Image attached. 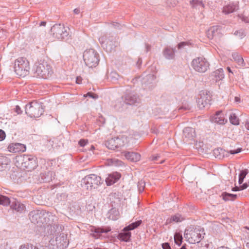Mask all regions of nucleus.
<instances>
[{"label": "nucleus", "mask_w": 249, "mask_h": 249, "mask_svg": "<svg viewBox=\"0 0 249 249\" xmlns=\"http://www.w3.org/2000/svg\"><path fill=\"white\" fill-rule=\"evenodd\" d=\"M33 71L34 76L43 79L49 78L53 73L52 67L45 61L35 63Z\"/></svg>", "instance_id": "obj_1"}, {"label": "nucleus", "mask_w": 249, "mask_h": 249, "mask_svg": "<svg viewBox=\"0 0 249 249\" xmlns=\"http://www.w3.org/2000/svg\"><path fill=\"white\" fill-rule=\"evenodd\" d=\"M205 234L204 229L197 226L195 228L186 229L184 236L190 244H196L199 243L204 238Z\"/></svg>", "instance_id": "obj_2"}, {"label": "nucleus", "mask_w": 249, "mask_h": 249, "mask_svg": "<svg viewBox=\"0 0 249 249\" xmlns=\"http://www.w3.org/2000/svg\"><path fill=\"white\" fill-rule=\"evenodd\" d=\"M29 216L32 223L41 225V224L50 220V218L47 216L53 217L54 216L51 212L44 210L36 209L29 213Z\"/></svg>", "instance_id": "obj_3"}, {"label": "nucleus", "mask_w": 249, "mask_h": 249, "mask_svg": "<svg viewBox=\"0 0 249 249\" xmlns=\"http://www.w3.org/2000/svg\"><path fill=\"white\" fill-rule=\"evenodd\" d=\"M25 113L31 118L39 117L44 112L42 103L34 100L27 104L25 107Z\"/></svg>", "instance_id": "obj_4"}, {"label": "nucleus", "mask_w": 249, "mask_h": 249, "mask_svg": "<svg viewBox=\"0 0 249 249\" xmlns=\"http://www.w3.org/2000/svg\"><path fill=\"white\" fill-rule=\"evenodd\" d=\"M30 70L29 62L24 57H19L15 62L14 71L19 77H25L28 74Z\"/></svg>", "instance_id": "obj_5"}, {"label": "nucleus", "mask_w": 249, "mask_h": 249, "mask_svg": "<svg viewBox=\"0 0 249 249\" xmlns=\"http://www.w3.org/2000/svg\"><path fill=\"white\" fill-rule=\"evenodd\" d=\"M83 59L86 65L88 67H96L100 61L99 54L94 49L87 50L84 52Z\"/></svg>", "instance_id": "obj_6"}, {"label": "nucleus", "mask_w": 249, "mask_h": 249, "mask_svg": "<svg viewBox=\"0 0 249 249\" xmlns=\"http://www.w3.org/2000/svg\"><path fill=\"white\" fill-rule=\"evenodd\" d=\"M70 28L63 24H55L51 29L53 37L57 39H67L70 34Z\"/></svg>", "instance_id": "obj_7"}, {"label": "nucleus", "mask_w": 249, "mask_h": 249, "mask_svg": "<svg viewBox=\"0 0 249 249\" xmlns=\"http://www.w3.org/2000/svg\"><path fill=\"white\" fill-rule=\"evenodd\" d=\"M101 183L100 177L95 174H90L86 176L81 181L82 187L87 190L96 188Z\"/></svg>", "instance_id": "obj_8"}, {"label": "nucleus", "mask_w": 249, "mask_h": 249, "mask_svg": "<svg viewBox=\"0 0 249 249\" xmlns=\"http://www.w3.org/2000/svg\"><path fill=\"white\" fill-rule=\"evenodd\" d=\"M191 66L196 71L204 73L209 68L210 64L205 58L199 56L193 59Z\"/></svg>", "instance_id": "obj_9"}, {"label": "nucleus", "mask_w": 249, "mask_h": 249, "mask_svg": "<svg viewBox=\"0 0 249 249\" xmlns=\"http://www.w3.org/2000/svg\"><path fill=\"white\" fill-rule=\"evenodd\" d=\"M199 95L200 97L196 101L198 107L201 109L209 108L212 100L211 93L207 90H203L200 92Z\"/></svg>", "instance_id": "obj_10"}, {"label": "nucleus", "mask_w": 249, "mask_h": 249, "mask_svg": "<svg viewBox=\"0 0 249 249\" xmlns=\"http://www.w3.org/2000/svg\"><path fill=\"white\" fill-rule=\"evenodd\" d=\"M89 235L95 239H101L103 237L102 235L104 233H107L111 231L110 227H95L89 226L88 228Z\"/></svg>", "instance_id": "obj_11"}, {"label": "nucleus", "mask_w": 249, "mask_h": 249, "mask_svg": "<svg viewBox=\"0 0 249 249\" xmlns=\"http://www.w3.org/2000/svg\"><path fill=\"white\" fill-rule=\"evenodd\" d=\"M20 159L21 166L24 169L31 171L37 166L36 158L31 155H23Z\"/></svg>", "instance_id": "obj_12"}, {"label": "nucleus", "mask_w": 249, "mask_h": 249, "mask_svg": "<svg viewBox=\"0 0 249 249\" xmlns=\"http://www.w3.org/2000/svg\"><path fill=\"white\" fill-rule=\"evenodd\" d=\"M50 242L52 245L55 246L56 249H65L69 243L67 235L64 233H60L55 240H51Z\"/></svg>", "instance_id": "obj_13"}, {"label": "nucleus", "mask_w": 249, "mask_h": 249, "mask_svg": "<svg viewBox=\"0 0 249 249\" xmlns=\"http://www.w3.org/2000/svg\"><path fill=\"white\" fill-rule=\"evenodd\" d=\"M241 151L242 148H238L235 150H231L229 152L219 148L213 150V155L216 158L221 159L225 157H228L229 154H235L240 153Z\"/></svg>", "instance_id": "obj_14"}, {"label": "nucleus", "mask_w": 249, "mask_h": 249, "mask_svg": "<svg viewBox=\"0 0 249 249\" xmlns=\"http://www.w3.org/2000/svg\"><path fill=\"white\" fill-rule=\"evenodd\" d=\"M124 102L126 104L129 105H137L141 101L139 96L133 92L126 94L124 97Z\"/></svg>", "instance_id": "obj_15"}, {"label": "nucleus", "mask_w": 249, "mask_h": 249, "mask_svg": "<svg viewBox=\"0 0 249 249\" xmlns=\"http://www.w3.org/2000/svg\"><path fill=\"white\" fill-rule=\"evenodd\" d=\"M210 120L212 123L219 125H224L227 122V120L225 118L224 115L222 111H217L211 116Z\"/></svg>", "instance_id": "obj_16"}, {"label": "nucleus", "mask_w": 249, "mask_h": 249, "mask_svg": "<svg viewBox=\"0 0 249 249\" xmlns=\"http://www.w3.org/2000/svg\"><path fill=\"white\" fill-rule=\"evenodd\" d=\"M196 136L195 130L191 127H185L183 130V140L185 142L194 140Z\"/></svg>", "instance_id": "obj_17"}, {"label": "nucleus", "mask_w": 249, "mask_h": 249, "mask_svg": "<svg viewBox=\"0 0 249 249\" xmlns=\"http://www.w3.org/2000/svg\"><path fill=\"white\" fill-rule=\"evenodd\" d=\"M8 151L12 153L24 152L26 149L25 145L20 143H13L9 145Z\"/></svg>", "instance_id": "obj_18"}, {"label": "nucleus", "mask_w": 249, "mask_h": 249, "mask_svg": "<svg viewBox=\"0 0 249 249\" xmlns=\"http://www.w3.org/2000/svg\"><path fill=\"white\" fill-rule=\"evenodd\" d=\"M156 76L154 74H148L143 78V85L145 88L150 89L155 85Z\"/></svg>", "instance_id": "obj_19"}, {"label": "nucleus", "mask_w": 249, "mask_h": 249, "mask_svg": "<svg viewBox=\"0 0 249 249\" xmlns=\"http://www.w3.org/2000/svg\"><path fill=\"white\" fill-rule=\"evenodd\" d=\"M10 207L12 210L19 213L23 212L26 209L25 205L23 203L14 198H13V200L11 202Z\"/></svg>", "instance_id": "obj_20"}, {"label": "nucleus", "mask_w": 249, "mask_h": 249, "mask_svg": "<svg viewBox=\"0 0 249 249\" xmlns=\"http://www.w3.org/2000/svg\"><path fill=\"white\" fill-rule=\"evenodd\" d=\"M121 178V174L118 172H113L108 175L106 178L107 186H110L116 182Z\"/></svg>", "instance_id": "obj_21"}, {"label": "nucleus", "mask_w": 249, "mask_h": 249, "mask_svg": "<svg viewBox=\"0 0 249 249\" xmlns=\"http://www.w3.org/2000/svg\"><path fill=\"white\" fill-rule=\"evenodd\" d=\"M176 51L175 48L167 46L163 50L162 53L166 59L171 60L174 59Z\"/></svg>", "instance_id": "obj_22"}, {"label": "nucleus", "mask_w": 249, "mask_h": 249, "mask_svg": "<svg viewBox=\"0 0 249 249\" xmlns=\"http://www.w3.org/2000/svg\"><path fill=\"white\" fill-rule=\"evenodd\" d=\"M131 233L130 231L125 230V227L122 231L120 232L117 236L118 239L123 242H128L130 241Z\"/></svg>", "instance_id": "obj_23"}, {"label": "nucleus", "mask_w": 249, "mask_h": 249, "mask_svg": "<svg viewBox=\"0 0 249 249\" xmlns=\"http://www.w3.org/2000/svg\"><path fill=\"white\" fill-rule=\"evenodd\" d=\"M54 173L51 171L44 172L40 175L41 181L43 182H49L54 178Z\"/></svg>", "instance_id": "obj_24"}, {"label": "nucleus", "mask_w": 249, "mask_h": 249, "mask_svg": "<svg viewBox=\"0 0 249 249\" xmlns=\"http://www.w3.org/2000/svg\"><path fill=\"white\" fill-rule=\"evenodd\" d=\"M99 41L102 45V47L107 50V51H108L107 48V45H111L112 41L108 38L107 35H103L99 38ZM112 49V46H111L110 48L108 49L109 51Z\"/></svg>", "instance_id": "obj_25"}, {"label": "nucleus", "mask_w": 249, "mask_h": 249, "mask_svg": "<svg viewBox=\"0 0 249 249\" xmlns=\"http://www.w3.org/2000/svg\"><path fill=\"white\" fill-rule=\"evenodd\" d=\"M115 141L117 142V145L118 146V149L125 146L129 142V138L124 135L115 137Z\"/></svg>", "instance_id": "obj_26"}, {"label": "nucleus", "mask_w": 249, "mask_h": 249, "mask_svg": "<svg viewBox=\"0 0 249 249\" xmlns=\"http://www.w3.org/2000/svg\"><path fill=\"white\" fill-rule=\"evenodd\" d=\"M238 8L237 3H231L225 6L223 8V13L225 14H229L234 12Z\"/></svg>", "instance_id": "obj_27"}, {"label": "nucleus", "mask_w": 249, "mask_h": 249, "mask_svg": "<svg viewBox=\"0 0 249 249\" xmlns=\"http://www.w3.org/2000/svg\"><path fill=\"white\" fill-rule=\"evenodd\" d=\"M221 33V27L220 26H213L211 27L208 31L209 37H213L218 36Z\"/></svg>", "instance_id": "obj_28"}, {"label": "nucleus", "mask_w": 249, "mask_h": 249, "mask_svg": "<svg viewBox=\"0 0 249 249\" xmlns=\"http://www.w3.org/2000/svg\"><path fill=\"white\" fill-rule=\"evenodd\" d=\"M124 156L126 159L133 162H137L141 159V155L134 152H126Z\"/></svg>", "instance_id": "obj_29"}, {"label": "nucleus", "mask_w": 249, "mask_h": 249, "mask_svg": "<svg viewBox=\"0 0 249 249\" xmlns=\"http://www.w3.org/2000/svg\"><path fill=\"white\" fill-rule=\"evenodd\" d=\"M184 219V218L180 214L177 213L174 215H172L170 217L167 219L165 224H169L174 223L180 222Z\"/></svg>", "instance_id": "obj_30"}, {"label": "nucleus", "mask_w": 249, "mask_h": 249, "mask_svg": "<svg viewBox=\"0 0 249 249\" xmlns=\"http://www.w3.org/2000/svg\"><path fill=\"white\" fill-rule=\"evenodd\" d=\"M212 76L213 77V80L216 82H219L224 78L225 75L223 69L220 68L212 73Z\"/></svg>", "instance_id": "obj_31"}, {"label": "nucleus", "mask_w": 249, "mask_h": 249, "mask_svg": "<svg viewBox=\"0 0 249 249\" xmlns=\"http://www.w3.org/2000/svg\"><path fill=\"white\" fill-rule=\"evenodd\" d=\"M11 162L9 158L5 156H0V171L6 170Z\"/></svg>", "instance_id": "obj_32"}, {"label": "nucleus", "mask_w": 249, "mask_h": 249, "mask_svg": "<svg viewBox=\"0 0 249 249\" xmlns=\"http://www.w3.org/2000/svg\"><path fill=\"white\" fill-rule=\"evenodd\" d=\"M115 140L116 139L115 137L114 138L109 139L106 141L105 145L107 147V148L111 150H115L118 149V146L117 145V142L115 141Z\"/></svg>", "instance_id": "obj_33"}, {"label": "nucleus", "mask_w": 249, "mask_h": 249, "mask_svg": "<svg viewBox=\"0 0 249 249\" xmlns=\"http://www.w3.org/2000/svg\"><path fill=\"white\" fill-rule=\"evenodd\" d=\"M232 58L239 66H244L245 65L244 60L240 54L237 53H232Z\"/></svg>", "instance_id": "obj_34"}, {"label": "nucleus", "mask_w": 249, "mask_h": 249, "mask_svg": "<svg viewBox=\"0 0 249 249\" xmlns=\"http://www.w3.org/2000/svg\"><path fill=\"white\" fill-rule=\"evenodd\" d=\"M221 197L225 201H233L237 198V195L224 192L221 194Z\"/></svg>", "instance_id": "obj_35"}, {"label": "nucleus", "mask_w": 249, "mask_h": 249, "mask_svg": "<svg viewBox=\"0 0 249 249\" xmlns=\"http://www.w3.org/2000/svg\"><path fill=\"white\" fill-rule=\"evenodd\" d=\"M119 77V75L115 71H111L107 76L108 79L113 83H116Z\"/></svg>", "instance_id": "obj_36"}, {"label": "nucleus", "mask_w": 249, "mask_h": 249, "mask_svg": "<svg viewBox=\"0 0 249 249\" xmlns=\"http://www.w3.org/2000/svg\"><path fill=\"white\" fill-rule=\"evenodd\" d=\"M142 223V221L141 220H138L125 227V230L130 231L133 230L140 226Z\"/></svg>", "instance_id": "obj_37"}, {"label": "nucleus", "mask_w": 249, "mask_h": 249, "mask_svg": "<svg viewBox=\"0 0 249 249\" xmlns=\"http://www.w3.org/2000/svg\"><path fill=\"white\" fill-rule=\"evenodd\" d=\"M12 201V200H11L7 196L3 195H0V205L7 206L11 203Z\"/></svg>", "instance_id": "obj_38"}, {"label": "nucleus", "mask_w": 249, "mask_h": 249, "mask_svg": "<svg viewBox=\"0 0 249 249\" xmlns=\"http://www.w3.org/2000/svg\"><path fill=\"white\" fill-rule=\"evenodd\" d=\"M190 4L193 8L200 9L204 7V4L201 0H192L190 1Z\"/></svg>", "instance_id": "obj_39"}, {"label": "nucleus", "mask_w": 249, "mask_h": 249, "mask_svg": "<svg viewBox=\"0 0 249 249\" xmlns=\"http://www.w3.org/2000/svg\"><path fill=\"white\" fill-rule=\"evenodd\" d=\"M229 120L232 124L237 125L239 124V119L235 113H231V114Z\"/></svg>", "instance_id": "obj_40"}, {"label": "nucleus", "mask_w": 249, "mask_h": 249, "mask_svg": "<svg viewBox=\"0 0 249 249\" xmlns=\"http://www.w3.org/2000/svg\"><path fill=\"white\" fill-rule=\"evenodd\" d=\"M248 170L247 169L242 170L240 171V174L239 175L238 179V183L239 184H241L243 182L244 179L246 177V175L248 174Z\"/></svg>", "instance_id": "obj_41"}, {"label": "nucleus", "mask_w": 249, "mask_h": 249, "mask_svg": "<svg viewBox=\"0 0 249 249\" xmlns=\"http://www.w3.org/2000/svg\"><path fill=\"white\" fill-rule=\"evenodd\" d=\"M174 240L177 245L180 246L182 241V236L181 234L176 232L174 235Z\"/></svg>", "instance_id": "obj_42"}, {"label": "nucleus", "mask_w": 249, "mask_h": 249, "mask_svg": "<svg viewBox=\"0 0 249 249\" xmlns=\"http://www.w3.org/2000/svg\"><path fill=\"white\" fill-rule=\"evenodd\" d=\"M19 249H38L37 247L31 244H23L20 246Z\"/></svg>", "instance_id": "obj_43"}, {"label": "nucleus", "mask_w": 249, "mask_h": 249, "mask_svg": "<svg viewBox=\"0 0 249 249\" xmlns=\"http://www.w3.org/2000/svg\"><path fill=\"white\" fill-rule=\"evenodd\" d=\"M234 35L241 39L243 38L246 36L245 33L243 29L236 31Z\"/></svg>", "instance_id": "obj_44"}, {"label": "nucleus", "mask_w": 249, "mask_h": 249, "mask_svg": "<svg viewBox=\"0 0 249 249\" xmlns=\"http://www.w3.org/2000/svg\"><path fill=\"white\" fill-rule=\"evenodd\" d=\"M145 182L141 180L138 183V188L140 193H142L145 188Z\"/></svg>", "instance_id": "obj_45"}, {"label": "nucleus", "mask_w": 249, "mask_h": 249, "mask_svg": "<svg viewBox=\"0 0 249 249\" xmlns=\"http://www.w3.org/2000/svg\"><path fill=\"white\" fill-rule=\"evenodd\" d=\"M53 215L54 216L53 217H49V216H47V217H49L50 218V221H46L45 222H44V223H46V224H48L49 225H52L54 222H55L57 220V218L56 216H55V215L54 214H53Z\"/></svg>", "instance_id": "obj_46"}, {"label": "nucleus", "mask_w": 249, "mask_h": 249, "mask_svg": "<svg viewBox=\"0 0 249 249\" xmlns=\"http://www.w3.org/2000/svg\"><path fill=\"white\" fill-rule=\"evenodd\" d=\"M84 96L85 97H89V98L94 99H97L98 97V96L97 94L92 93L91 92H88L86 94H85Z\"/></svg>", "instance_id": "obj_47"}, {"label": "nucleus", "mask_w": 249, "mask_h": 249, "mask_svg": "<svg viewBox=\"0 0 249 249\" xmlns=\"http://www.w3.org/2000/svg\"><path fill=\"white\" fill-rule=\"evenodd\" d=\"M191 45V43L189 41L186 42H181L178 44V49H181L183 48L185 46Z\"/></svg>", "instance_id": "obj_48"}, {"label": "nucleus", "mask_w": 249, "mask_h": 249, "mask_svg": "<svg viewBox=\"0 0 249 249\" xmlns=\"http://www.w3.org/2000/svg\"><path fill=\"white\" fill-rule=\"evenodd\" d=\"M88 143V140L86 139H81L78 142L79 145L81 147H84Z\"/></svg>", "instance_id": "obj_49"}, {"label": "nucleus", "mask_w": 249, "mask_h": 249, "mask_svg": "<svg viewBox=\"0 0 249 249\" xmlns=\"http://www.w3.org/2000/svg\"><path fill=\"white\" fill-rule=\"evenodd\" d=\"M239 17L243 21L249 23V17H246L243 15H240Z\"/></svg>", "instance_id": "obj_50"}, {"label": "nucleus", "mask_w": 249, "mask_h": 249, "mask_svg": "<svg viewBox=\"0 0 249 249\" xmlns=\"http://www.w3.org/2000/svg\"><path fill=\"white\" fill-rule=\"evenodd\" d=\"M6 137L5 133L1 129H0V141H3Z\"/></svg>", "instance_id": "obj_51"}, {"label": "nucleus", "mask_w": 249, "mask_h": 249, "mask_svg": "<svg viewBox=\"0 0 249 249\" xmlns=\"http://www.w3.org/2000/svg\"><path fill=\"white\" fill-rule=\"evenodd\" d=\"M160 157V155L159 154H157L156 155H152L150 158V159L151 160L156 162L158 160Z\"/></svg>", "instance_id": "obj_52"}, {"label": "nucleus", "mask_w": 249, "mask_h": 249, "mask_svg": "<svg viewBox=\"0 0 249 249\" xmlns=\"http://www.w3.org/2000/svg\"><path fill=\"white\" fill-rule=\"evenodd\" d=\"M161 246L163 249H172L169 243H163L162 244Z\"/></svg>", "instance_id": "obj_53"}, {"label": "nucleus", "mask_w": 249, "mask_h": 249, "mask_svg": "<svg viewBox=\"0 0 249 249\" xmlns=\"http://www.w3.org/2000/svg\"><path fill=\"white\" fill-rule=\"evenodd\" d=\"M15 111L18 114H21L22 112V111L21 110L20 107L18 106H17L15 108Z\"/></svg>", "instance_id": "obj_54"}, {"label": "nucleus", "mask_w": 249, "mask_h": 249, "mask_svg": "<svg viewBox=\"0 0 249 249\" xmlns=\"http://www.w3.org/2000/svg\"><path fill=\"white\" fill-rule=\"evenodd\" d=\"M82 78L81 76H77L76 78V83L78 84H81L82 81Z\"/></svg>", "instance_id": "obj_55"}, {"label": "nucleus", "mask_w": 249, "mask_h": 249, "mask_svg": "<svg viewBox=\"0 0 249 249\" xmlns=\"http://www.w3.org/2000/svg\"><path fill=\"white\" fill-rule=\"evenodd\" d=\"M248 186V184L247 183H245L243 184L242 185L240 186L241 190H243L246 189Z\"/></svg>", "instance_id": "obj_56"}, {"label": "nucleus", "mask_w": 249, "mask_h": 249, "mask_svg": "<svg viewBox=\"0 0 249 249\" xmlns=\"http://www.w3.org/2000/svg\"><path fill=\"white\" fill-rule=\"evenodd\" d=\"M231 190H232V191L235 192V191H240L241 189H240V186L238 187V186H235V187H234L232 188Z\"/></svg>", "instance_id": "obj_57"}, {"label": "nucleus", "mask_w": 249, "mask_h": 249, "mask_svg": "<svg viewBox=\"0 0 249 249\" xmlns=\"http://www.w3.org/2000/svg\"><path fill=\"white\" fill-rule=\"evenodd\" d=\"M189 107L188 106H182V107H180L179 108H178V110H181L182 109H184V110H188L189 109Z\"/></svg>", "instance_id": "obj_58"}, {"label": "nucleus", "mask_w": 249, "mask_h": 249, "mask_svg": "<svg viewBox=\"0 0 249 249\" xmlns=\"http://www.w3.org/2000/svg\"><path fill=\"white\" fill-rule=\"evenodd\" d=\"M98 121L100 122L102 124H104L105 123V119L103 117H100Z\"/></svg>", "instance_id": "obj_59"}, {"label": "nucleus", "mask_w": 249, "mask_h": 249, "mask_svg": "<svg viewBox=\"0 0 249 249\" xmlns=\"http://www.w3.org/2000/svg\"><path fill=\"white\" fill-rule=\"evenodd\" d=\"M73 12L74 13V14H78L80 13V10L78 8H75L74 10H73Z\"/></svg>", "instance_id": "obj_60"}, {"label": "nucleus", "mask_w": 249, "mask_h": 249, "mask_svg": "<svg viewBox=\"0 0 249 249\" xmlns=\"http://www.w3.org/2000/svg\"><path fill=\"white\" fill-rule=\"evenodd\" d=\"M234 101L236 103H239L240 102V98L238 97H235L234 98Z\"/></svg>", "instance_id": "obj_61"}, {"label": "nucleus", "mask_w": 249, "mask_h": 249, "mask_svg": "<svg viewBox=\"0 0 249 249\" xmlns=\"http://www.w3.org/2000/svg\"><path fill=\"white\" fill-rule=\"evenodd\" d=\"M46 24V22L45 21H42L39 23L40 26H45Z\"/></svg>", "instance_id": "obj_62"}, {"label": "nucleus", "mask_w": 249, "mask_h": 249, "mask_svg": "<svg viewBox=\"0 0 249 249\" xmlns=\"http://www.w3.org/2000/svg\"><path fill=\"white\" fill-rule=\"evenodd\" d=\"M245 127L248 129L249 130V123L247 122L245 124Z\"/></svg>", "instance_id": "obj_63"}, {"label": "nucleus", "mask_w": 249, "mask_h": 249, "mask_svg": "<svg viewBox=\"0 0 249 249\" xmlns=\"http://www.w3.org/2000/svg\"><path fill=\"white\" fill-rule=\"evenodd\" d=\"M217 249H230L229 248L225 247H220L219 248H218Z\"/></svg>", "instance_id": "obj_64"}]
</instances>
